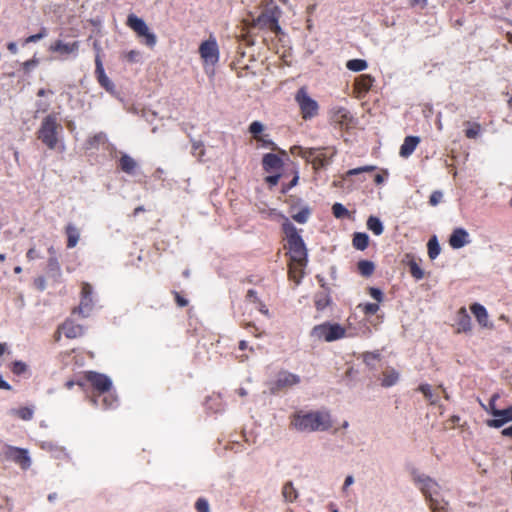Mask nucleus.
Wrapping results in <instances>:
<instances>
[{"label":"nucleus","mask_w":512,"mask_h":512,"mask_svg":"<svg viewBox=\"0 0 512 512\" xmlns=\"http://www.w3.org/2000/svg\"><path fill=\"white\" fill-rule=\"evenodd\" d=\"M48 268L50 271L54 272L56 275L61 274V267L56 256H50L48 259Z\"/></svg>","instance_id":"37998d69"},{"label":"nucleus","mask_w":512,"mask_h":512,"mask_svg":"<svg viewBox=\"0 0 512 512\" xmlns=\"http://www.w3.org/2000/svg\"><path fill=\"white\" fill-rule=\"evenodd\" d=\"M399 380V373L395 369H387L383 372L381 385L383 387H391Z\"/></svg>","instance_id":"5701e85b"},{"label":"nucleus","mask_w":512,"mask_h":512,"mask_svg":"<svg viewBox=\"0 0 512 512\" xmlns=\"http://www.w3.org/2000/svg\"><path fill=\"white\" fill-rule=\"evenodd\" d=\"M256 140L261 142L264 147H270L271 146L272 148H275L274 147V143L271 140L266 139L265 136L257 137Z\"/></svg>","instance_id":"680f3d73"},{"label":"nucleus","mask_w":512,"mask_h":512,"mask_svg":"<svg viewBox=\"0 0 512 512\" xmlns=\"http://www.w3.org/2000/svg\"><path fill=\"white\" fill-rule=\"evenodd\" d=\"M84 378L95 390V394L92 396L91 401L94 405H98V400L101 398L102 394H105L111 390L112 381L105 374L95 371L84 372Z\"/></svg>","instance_id":"39448f33"},{"label":"nucleus","mask_w":512,"mask_h":512,"mask_svg":"<svg viewBox=\"0 0 512 512\" xmlns=\"http://www.w3.org/2000/svg\"><path fill=\"white\" fill-rule=\"evenodd\" d=\"M468 237L469 235L464 229H455L450 236L449 244L454 249L462 248L469 242Z\"/></svg>","instance_id":"f3484780"},{"label":"nucleus","mask_w":512,"mask_h":512,"mask_svg":"<svg viewBox=\"0 0 512 512\" xmlns=\"http://www.w3.org/2000/svg\"><path fill=\"white\" fill-rule=\"evenodd\" d=\"M246 299L256 305L261 302V299L258 297L257 292L254 289H249L247 291Z\"/></svg>","instance_id":"5fc2aeb1"},{"label":"nucleus","mask_w":512,"mask_h":512,"mask_svg":"<svg viewBox=\"0 0 512 512\" xmlns=\"http://www.w3.org/2000/svg\"><path fill=\"white\" fill-rule=\"evenodd\" d=\"M319 149L318 148H305V158L307 161L310 160L311 157H314V155L316 154V152L318 151Z\"/></svg>","instance_id":"0e129e2a"},{"label":"nucleus","mask_w":512,"mask_h":512,"mask_svg":"<svg viewBox=\"0 0 512 512\" xmlns=\"http://www.w3.org/2000/svg\"><path fill=\"white\" fill-rule=\"evenodd\" d=\"M304 152H305V148L300 147V146H294V147L291 148V153L293 155H297V156H300L302 158H305L306 154Z\"/></svg>","instance_id":"052dcab7"},{"label":"nucleus","mask_w":512,"mask_h":512,"mask_svg":"<svg viewBox=\"0 0 512 512\" xmlns=\"http://www.w3.org/2000/svg\"><path fill=\"white\" fill-rule=\"evenodd\" d=\"M266 19H268V21L270 22L271 29H274L275 31L280 30V27L277 24V20L274 17L268 18L266 15L259 16L256 20V24H259L260 22L265 21Z\"/></svg>","instance_id":"8fccbe9b"},{"label":"nucleus","mask_w":512,"mask_h":512,"mask_svg":"<svg viewBox=\"0 0 512 512\" xmlns=\"http://www.w3.org/2000/svg\"><path fill=\"white\" fill-rule=\"evenodd\" d=\"M412 479L414 483L418 486L419 490L422 492L426 500L434 495L438 496L440 485L436 480L432 479L427 475L420 474L416 471L412 472Z\"/></svg>","instance_id":"6e6552de"},{"label":"nucleus","mask_w":512,"mask_h":512,"mask_svg":"<svg viewBox=\"0 0 512 512\" xmlns=\"http://www.w3.org/2000/svg\"><path fill=\"white\" fill-rule=\"evenodd\" d=\"M101 397H102L101 403L100 404L98 403L97 406H101L104 409L111 408L117 400L116 397L110 393V391L105 394H102ZM99 401H100V399L98 400V402Z\"/></svg>","instance_id":"58836bf2"},{"label":"nucleus","mask_w":512,"mask_h":512,"mask_svg":"<svg viewBox=\"0 0 512 512\" xmlns=\"http://www.w3.org/2000/svg\"><path fill=\"white\" fill-rule=\"evenodd\" d=\"M264 130V125L259 121H254L249 126V132L253 134L254 138L260 137V133Z\"/></svg>","instance_id":"c03bdc74"},{"label":"nucleus","mask_w":512,"mask_h":512,"mask_svg":"<svg viewBox=\"0 0 512 512\" xmlns=\"http://www.w3.org/2000/svg\"><path fill=\"white\" fill-rule=\"evenodd\" d=\"M481 126L478 123L473 124L470 128L466 129V137L474 139L479 135Z\"/></svg>","instance_id":"de8ad7c7"},{"label":"nucleus","mask_w":512,"mask_h":512,"mask_svg":"<svg viewBox=\"0 0 512 512\" xmlns=\"http://www.w3.org/2000/svg\"><path fill=\"white\" fill-rule=\"evenodd\" d=\"M95 63H96V74L104 72V68H103L102 62L99 57H96Z\"/></svg>","instance_id":"338daca9"},{"label":"nucleus","mask_w":512,"mask_h":512,"mask_svg":"<svg viewBox=\"0 0 512 512\" xmlns=\"http://www.w3.org/2000/svg\"><path fill=\"white\" fill-rule=\"evenodd\" d=\"M282 160L276 154L268 153L263 156L262 165L266 172L271 173L282 167Z\"/></svg>","instance_id":"a211bd4d"},{"label":"nucleus","mask_w":512,"mask_h":512,"mask_svg":"<svg viewBox=\"0 0 512 512\" xmlns=\"http://www.w3.org/2000/svg\"><path fill=\"white\" fill-rule=\"evenodd\" d=\"M79 47L78 42L64 43L60 40L56 41L51 45L50 50L53 52H59L61 54H70L75 52Z\"/></svg>","instance_id":"aec40b11"},{"label":"nucleus","mask_w":512,"mask_h":512,"mask_svg":"<svg viewBox=\"0 0 512 512\" xmlns=\"http://www.w3.org/2000/svg\"><path fill=\"white\" fill-rule=\"evenodd\" d=\"M62 131V126L58 122L55 114L48 115L44 118L42 125L38 131V138L48 146L54 149L58 143V136Z\"/></svg>","instance_id":"7ed1b4c3"},{"label":"nucleus","mask_w":512,"mask_h":512,"mask_svg":"<svg viewBox=\"0 0 512 512\" xmlns=\"http://www.w3.org/2000/svg\"><path fill=\"white\" fill-rule=\"evenodd\" d=\"M352 243L354 248L363 251L369 245V237L366 233H355Z\"/></svg>","instance_id":"cd10ccee"},{"label":"nucleus","mask_w":512,"mask_h":512,"mask_svg":"<svg viewBox=\"0 0 512 512\" xmlns=\"http://www.w3.org/2000/svg\"><path fill=\"white\" fill-rule=\"evenodd\" d=\"M286 239L285 249L288 250L289 259L299 261L307 259V248L296 230L295 226H283Z\"/></svg>","instance_id":"f03ea898"},{"label":"nucleus","mask_w":512,"mask_h":512,"mask_svg":"<svg viewBox=\"0 0 512 512\" xmlns=\"http://www.w3.org/2000/svg\"><path fill=\"white\" fill-rule=\"evenodd\" d=\"M310 336L319 341L333 342L346 337V328L339 323L324 322L315 325Z\"/></svg>","instance_id":"20e7f679"},{"label":"nucleus","mask_w":512,"mask_h":512,"mask_svg":"<svg viewBox=\"0 0 512 512\" xmlns=\"http://www.w3.org/2000/svg\"><path fill=\"white\" fill-rule=\"evenodd\" d=\"M349 118V112L344 108H337L333 113V120L341 125L346 123Z\"/></svg>","instance_id":"e433bc0d"},{"label":"nucleus","mask_w":512,"mask_h":512,"mask_svg":"<svg viewBox=\"0 0 512 512\" xmlns=\"http://www.w3.org/2000/svg\"><path fill=\"white\" fill-rule=\"evenodd\" d=\"M501 434H502L503 436H505V437H510V438H512V425H511V426H509V427H507V428H505V429H503V430L501 431Z\"/></svg>","instance_id":"774afa93"},{"label":"nucleus","mask_w":512,"mask_h":512,"mask_svg":"<svg viewBox=\"0 0 512 512\" xmlns=\"http://www.w3.org/2000/svg\"><path fill=\"white\" fill-rule=\"evenodd\" d=\"M333 214L338 219H344V217H347L348 220L353 221L354 219L349 214L348 210L341 204L336 203L332 207Z\"/></svg>","instance_id":"c9c22d12"},{"label":"nucleus","mask_w":512,"mask_h":512,"mask_svg":"<svg viewBox=\"0 0 512 512\" xmlns=\"http://www.w3.org/2000/svg\"><path fill=\"white\" fill-rule=\"evenodd\" d=\"M420 142V139L416 136H408L405 138L404 143L400 148V155L402 157H408L415 150L416 146Z\"/></svg>","instance_id":"412c9836"},{"label":"nucleus","mask_w":512,"mask_h":512,"mask_svg":"<svg viewBox=\"0 0 512 512\" xmlns=\"http://www.w3.org/2000/svg\"><path fill=\"white\" fill-rule=\"evenodd\" d=\"M493 417L494 419H490L487 421V425L489 427L500 428L504 424L512 422V405L505 409H499L498 411H494Z\"/></svg>","instance_id":"4468645a"},{"label":"nucleus","mask_w":512,"mask_h":512,"mask_svg":"<svg viewBox=\"0 0 512 512\" xmlns=\"http://www.w3.org/2000/svg\"><path fill=\"white\" fill-rule=\"evenodd\" d=\"M358 272L364 277H370L375 270V265L372 261L361 260L357 263Z\"/></svg>","instance_id":"bb28decb"},{"label":"nucleus","mask_w":512,"mask_h":512,"mask_svg":"<svg viewBox=\"0 0 512 512\" xmlns=\"http://www.w3.org/2000/svg\"><path fill=\"white\" fill-rule=\"evenodd\" d=\"M92 308V286L89 283H83L81 288V300L73 313H78L82 317H87Z\"/></svg>","instance_id":"f8f14e48"},{"label":"nucleus","mask_w":512,"mask_h":512,"mask_svg":"<svg viewBox=\"0 0 512 512\" xmlns=\"http://www.w3.org/2000/svg\"><path fill=\"white\" fill-rule=\"evenodd\" d=\"M66 235H67V247L68 248L75 247L80 238V232L78 231V229L75 226H67Z\"/></svg>","instance_id":"a878e982"},{"label":"nucleus","mask_w":512,"mask_h":512,"mask_svg":"<svg viewBox=\"0 0 512 512\" xmlns=\"http://www.w3.org/2000/svg\"><path fill=\"white\" fill-rule=\"evenodd\" d=\"M471 318L465 307H461L457 313V333L471 331Z\"/></svg>","instance_id":"6ab92c4d"},{"label":"nucleus","mask_w":512,"mask_h":512,"mask_svg":"<svg viewBox=\"0 0 512 512\" xmlns=\"http://www.w3.org/2000/svg\"><path fill=\"white\" fill-rule=\"evenodd\" d=\"M500 398V395L498 393H495L491 396L490 401L488 403V406L484 405L483 403H480L481 406L493 416L494 411H498L496 407V401Z\"/></svg>","instance_id":"79ce46f5"},{"label":"nucleus","mask_w":512,"mask_h":512,"mask_svg":"<svg viewBox=\"0 0 512 512\" xmlns=\"http://www.w3.org/2000/svg\"><path fill=\"white\" fill-rule=\"evenodd\" d=\"M311 163L313 165V168L315 170H318L326 165V160H325L324 155L321 154V155L315 156L313 158V160L311 161Z\"/></svg>","instance_id":"603ef678"},{"label":"nucleus","mask_w":512,"mask_h":512,"mask_svg":"<svg viewBox=\"0 0 512 512\" xmlns=\"http://www.w3.org/2000/svg\"><path fill=\"white\" fill-rule=\"evenodd\" d=\"M301 382L299 375L289 372L287 370H280L276 378L267 383V387L271 394L276 395Z\"/></svg>","instance_id":"423d86ee"},{"label":"nucleus","mask_w":512,"mask_h":512,"mask_svg":"<svg viewBox=\"0 0 512 512\" xmlns=\"http://www.w3.org/2000/svg\"><path fill=\"white\" fill-rule=\"evenodd\" d=\"M369 295L375 299L377 302H382L384 299V294L379 288L370 287Z\"/></svg>","instance_id":"3c124183"},{"label":"nucleus","mask_w":512,"mask_h":512,"mask_svg":"<svg viewBox=\"0 0 512 512\" xmlns=\"http://www.w3.org/2000/svg\"><path fill=\"white\" fill-rule=\"evenodd\" d=\"M443 194L440 191H435L430 196V204L436 206L442 200Z\"/></svg>","instance_id":"13d9d810"},{"label":"nucleus","mask_w":512,"mask_h":512,"mask_svg":"<svg viewBox=\"0 0 512 512\" xmlns=\"http://www.w3.org/2000/svg\"><path fill=\"white\" fill-rule=\"evenodd\" d=\"M470 310L475 316L480 326L488 328L493 327V325L489 323V315L486 308L483 305L479 303H474L470 306Z\"/></svg>","instance_id":"dca6fc26"},{"label":"nucleus","mask_w":512,"mask_h":512,"mask_svg":"<svg viewBox=\"0 0 512 512\" xmlns=\"http://www.w3.org/2000/svg\"><path fill=\"white\" fill-rule=\"evenodd\" d=\"M127 25L139 36L145 39L146 45L153 47L156 44V36L150 32L143 19L131 14L128 16Z\"/></svg>","instance_id":"1a4fd4ad"},{"label":"nucleus","mask_w":512,"mask_h":512,"mask_svg":"<svg viewBox=\"0 0 512 512\" xmlns=\"http://www.w3.org/2000/svg\"><path fill=\"white\" fill-rule=\"evenodd\" d=\"M295 100L299 105L303 119H311L318 114V103L308 95L307 89L305 87H301L297 91Z\"/></svg>","instance_id":"0eeeda50"},{"label":"nucleus","mask_w":512,"mask_h":512,"mask_svg":"<svg viewBox=\"0 0 512 512\" xmlns=\"http://www.w3.org/2000/svg\"><path fill=\"white\" fill-rule=\"evenodd\" d=\"M308 259L305 260H299V261H292L289 260L288 264V276L289 279L292 280L296 285H299L302 278L304 277V270L307 266Z\"/></svg>","instance_id":"ddd939ff"},{"label":"nucleus","mask_w":512,"mask_h":512,"mask_svg":"<svg viewBox=\"0 0 512 512\" xmlns=\"http://www.w3.org/2000/svg\"><path fill=\"white\" fill-rule=\"evenodd\" d=\"M10 413L21 420L29 421L33 418L34 410L31 407H20L18 409H11Z\"/></svg>","instance_id":"7c9ffc66"},{"label":"nucleus","mask_w":512,"mask_h":512,"mask_svg":"<svg viewBox=\"0 0 512 512\" xmlns=\"http://www.w3.org/2000/svg\"><path fill=\"white\" fill-rule=\"evenodd\" d=\"M137 166L136 161L128 155H123L120 159V167L126 173H133Z\"/></svg>","instance_id":"473e14b6"},{"label":"nucleus","mask_w":512,"mask_h":512,"mask_svg":"<svg viewBox=\"0 0 512 512\" xmlns=\"http://www.w3.org/2000/svg\"><path fill=\"white\" fill-rule=\"evenodd\" d=\"M26 257L28 258V260H34V259L38 258L39 255H38V253H37L35 248H30L27 251Z\"/></svg>","instance_id":"69168bd1"},{"label":"nucleus","mask_w":512,"mask_h":512,"mask_svg":"<svg viewBox=\"0 0 512 512\" xmlns=\"http://www.w3.org/2000/svg\"><path fill=\"white\" fill-rule=\"evenodd\" d=\"M257 309L259 310L260 313H262L266 317L270 316L269 309L266 307V305L262 301L257 304Z\"/></svg>","instance_id":"e2e57ef3"},{"label":"nucleus","mask_w":512,"mask_h":512,"mask_svg":"<svg viewBox=\"0 0 512 512\" xmlns=\"http://www.w3.org/2000/svg\"><path fill=\"white\" fill-rule=\"evenodd\" d=\"M367 62L365 60H362V59H353V60H349L347 63H346V67L351 70V71H354V72H360V71H363L367 68Z\"/></svg>","instance_id":"f704fd0d"},{"label":"nucleus","mask_w":512,"mask_h":512,"mask_svg":"<svg viewBox=\"0 0 512 512\" xmlns=\"http://www.w3.org/2000/svg\"><path fill=\"white\" fill-rule=\"evenodd\" d=\"M331 303V298L327 293L320 292L314 297V304L318 311L324 310Z\"/></svg>","instance_id":"c85d7f7f"},{"label":"nucleus","mask_w":512,"mask_h":512,"mask_svg":"<svg viewBox=\"0 0 512 512\" xmlns=\"http://www.w3.org/2000/svg\"><path fill=\"white\" fill-rule=\"evenodd\" d=\"M407 264L409 267V272L415 280H421L424 278L425 273H424L423 269L420 267L418 262L413 257H411L408 260Z\"/></svg>","instance_id":"b1692460"},{"label":"nucleus","mask_w":512,"mask_h":512,"mask_svg":"<svg viewBox=\"0 0 512 512\" xmlns=\"http://www.w3.org/2000/svg\"><path fill=\"white\" fill-rule=\"evenodd\" d=\"M280 177H281V175H280V174L270 175V176H267V177L265 178V181H266L270 186H274V185H276V184L279 182Z\"/></svg>","instance_id":"bf43d9fd"},{"label":"nucleus","mask_w":512,"mask_h":512,"mask_svg":"<svg viewBox=\"0 0 512 512\" xmlns=\"http://www.w3.org/2000/svg\"><path fill=\"white\" fill-rule=\"evenodd\" d=\"M373 78L370 75H361L355 81V89L359 92H366L370 89Z\"/></svg>","instance_id":"393cba45"},{"label":"nucleus","mask_w":512,"mask_h":512,"mask_svg":"<svg viewBox=\"0 0 512 512\" xmlns=\"http://www.w3.org/2000/svg\"><path fill=\"white\" fill-rule=\"evenodd\" d=\"M375 168L376 167L373 165H367V166L351 169L346 173V175L351 176V175H357V174H360L363 172H371V171L375 170Z\"/></svg>","instance_id":"49530a36"},{"label":"nucleus","mask_w":512,"mask_h":512,"mask_svg":"<svg viewBox=\"0 0 512 512\" xmlns=\"http://www.w3.org/2000/svg\"><path fill=\"white\" fill-rule=\"evenodd\" d=\"M46 36V29L45 28H42L41 31L37 34H34V35H31L29 36L26 40H25V43H31V42H36L38 40H41L42 38H44Z\"/></svg>","instance_id":"6e6d98bb"},{"label":"nucleus","mask_w":512,"mask_h":512,"mask_svg":"<svg viewBox=\"0 0 512 512\" xmlns=\"http://www.w3.org/2000/svg\"><path fill=\"white\" fill-rule=\"evenodd\" d=\"M195 509L197 512H210L209 502L205 498H198L195 502Z\"/></svg>","instance_id":"a18cd8bd"},{"label":"nucleus","mask_w":512,"mask_h":512,"mask_svg":"<svg viewBox=\"0 0 512 512\" xmlns=\"http://www.w3.org/2000/svg\"><path fill=\"white\" fill-rule=\"evenodd\" d=\"M418 391L423 393L424 397L430 402L431 405H435L438 402L437 397L433 396L431 386L429 384H421L418 387Z\"/></svg>","instance_id":"4c0bfd02"},{"label":"nucleus","mask_w":512,"mask_h":512,"mask_svg":"<svg viewBox=\"0 0 512 512\" xmlns=\"http://www.w3.org/2000/svg\"><path fill=\"white\" fill-rule=\"evenodd\" d=\"M172 294L174 296V300H175V302H176L178 307L183 308V307H186L189 304L188 299L183 297L179 292L173 290Z\"/></svg>","instance_id":"09e8293b"},{"label":"nucleus","mask_w":512,"mask_h":512,"mask_svg":"<svg viewBox=\"0 0 512 512\" xmlns=\"http://www.w3.org/2000/svg\"><path fill=\"white\" fill-rule=\"evenodd\" d=\"M282 495L287 502H293L298 497V492L292 482H287L282 488Z\"/></svg>","instance_id":"c756f323"},{"label":"nucleus","mask_w":512,"mask_h":512,"mask_svg":"<svg viewBox=\"0 0 512 512\" xmlns=\"http://www.w3.org/2000/svg\"><path fill=\"white\" fill-rule=\"evenodd\" d=\"M106 141V136L104 133L100 132L95 135L92 139L89 140L90 147H94L97 143H104Z\"/></svg>","instance_id":"4d7b16f0"},{"label":"nucleus","mask_w":512,"mask_h":512,"mask_svg":"<svg viewBox=\"0 0 512 512\" xmlns=\"http://www.w3.org/2000/svg\"><path fill=\"white\" fill-rule=\"evenodd\" d=\"M290 426L300 432L327 431L333 426L328 410H299L290 417Z\"/></svg>","instance_id":"f257e3e1"},{"label":"nucleus","mask_w":512,"mask_h":512,"mask_svg":"<svg viewBox=\"0 0 512 512\" xmlns=\"http://www.w3.org/2000/svg\"><path fill=\"white\" fill-rule=\"evenodd\" d=\"M429 504L432 512H447L448 511V502L441 498L439 495L432 496L426 500Z\"/></svg>","instance_id":"4be33fe9"},{"label":"nucleus","mask_w":512,"mask_h":512,"mask_svg":"<svg viewBox=\"0 0 512 512\" xmlns=\"http://www.w3.org/2000/svg\"><path fill=\"white\" fill-rule=\"evenodd\" d=\"M427 248H428V256L431 260H434L437 258V256L440 254V245L438 243V240H437V237L436 236H432L428 243H427Z\"/></svg>","instance_id":"2f4dec72"},{"label":"nucleus","mask_w":512,"mask_h":512,"mask_svg":"<svg viewBox=\"0 0 512 512\" xmlns=\"http://www.w3.org/2000/svg\"><path fill=\"white\" fill-rule=\"evenodd\" d=\"M5 457L18 464L23 470H27L31 466V459L27 449L7 446Z\"/></svg>","instance_id":"9b49d317"},{"label":"nucleus","mask_w":512,"mask_h":512,"mask_svg":"<svg viewBox=\"0 0 512 512\" xmlns=\"http://www.w3.org/2000/svg\"><path fill=\"white\" fill-rule=\"evenodd\" d=\"M97 79L100 85L105 88V90L109 93L115 92V87L113 82L108 78L105 72L97 74Z\"/></svg>","instance_id":"72a5a7b5"},{"label":"nucleus","mask_w":512,"mask_h":512,"mask_svg":"<svg viewBox=\"0 0 512 512\" xmlns=\"http://www.w3.org/2000/svg\"><path fill=\"white\" fill-rule=\"evenodd\" d=\"M310 211L308 208H301L299 211L292 214L293 220L298 223H304L308 220Z\"/></svg>","instance_id":"a19ab883"},{"label":"nucleus","mask_w":512,"mask_h":512,"mask_svg":"<svg viewBox=\"0 0 512 512\" xmlns=\"http://www.w3.org/2000/svg\"><path fill=\"white\" fill-rule=\"evenodd\" d=\"M199 53L206 64H216L219 60V50L216 40L214 38H209L202 42L199 47Z\"/></svg>","instance_id":"9d476101"},{"label":"nucleus","mask_w":512,"mask_h":512,"mask_svg":"<svg viewBox=\"0 0 512 512\" xmlns=\"http://www.w3.org/2000/svg\"><path fill=\"white\" fill-rule=\"evenodd\" d=\"M59 330H61L68 339L79 338L84 334V327L70 319L65 320L59 326Z\"/></svg>","instance_id":"2eb2a0df"},{"label":"nucleus","mask_w":512,"mask_h":512,"mask_svg":"<svg viewBox=\"0 0 512 512\" xmlns=\"http://www.w3.org/2000/svg\"><path fill=\"white\" fill-rule=\"evenodd\" d=\"M358 308L361 309V311L364 313V315L370 316V315H374L378 312L379 305L377 303H364V304H359Z\"/></svg>","instance_id":"ea45409f"},{"label":"nucleus","mask_w":512,"mask_h":512,"mask_svg":"<svg viewBox=\"0 0 512 512\" xmlns=\"http://www.w3.org/2000/svg\"><path fill=\"white\" fill-rule=\"evenodd\" d=\"M26 371V364L21 361H15L13 363L12 372L20 375Z\"/></svg>","instance_id":"864d4df0"}]
</instances>
